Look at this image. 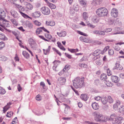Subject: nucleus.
Here are the masks:
<instances>
[{
    "instance_id": "42",
    "label": "nucleus",
    "mask_w": 124,
    "mask_h": 124,
    "mask_svg": "<svg viewBox=\"0 0 124 124\" xmlns=\"http://www.w3.org/2000/svg\"><path fill=\"white\" fill-rule=\"evenodd\" d=\"M119 111L121 113L122 111H124V106H121L119 109Z\"/></svg>"
},
{
    "instance_id": "51",
    "label": "nucleus",
    "mask_w": 124,
    "mask_h": 124,
    "mask_svg": "<svg viewBox=\"0 0 124 124\" xmlns=\"http://www.w3.org/2000/svg\"><path fill=\"white\" fill-rule=\"evenodd\" d=\"M77 33L79 34L85 36H88V35L85 33H84L82 31H77Z\"/></svg>"
},
{
    "instance_id": "53",
    "label": "nucleus",
    "mask_w": 124,
    "mask_h": 124,
    "mask_svg": "<svg viewBox=\"0 0 124 124\" xmlns=\"http://www.w3.org/2000/svg\"><path fill=\"white\" fill-rule=\"evenodd\" d=\"M36 99L38 101H39L41 100V97L40 95L38 94L36 96Z\"/></svg>"
},
{
    "instance_id": "24",
    "label": "nucleus",
    "mask_w": 124,
    "mask_h": 124,
    "mask_svg": "<svg viewBox=\"0 0 124 124\" xmlns=\"http://www.w3.org/2000/svg\"><path fill=\"white\" fill-rule=\"evenodd\" d=\"M58 45V46L63 51H65L66 50L65 48L62 45L60 42H58L57 43Z\"/></svg>"
},
{
    "instance_id": "55",
    "label": "nucleus",
    "mask_w": 124,
    "mask_h": 124,
    "mask_svg": "<svg viewBox=\"0 0 124 124\" xmlns=\"http://www.w3.org/2000/svg\"><path fill=\"white\" fill-rule=\"evenodd\" d=\"M0 58H1V59H0L2 61H5L6 60V58L4 56L0 55Z\"/></svg>"
},
{
    "instance_id": "32",
    "label": "nucleus",
    "mask_w": 124,
    "mask_h": 124,
    "mask_svg": "<svg viewBox=\"0 0 124 124\" xmlns=\"http://www.w3.org/2000/svg\"><path fill=\"white\" fill-rule=\"evenodd\" d=\"M70 65H66L65 67V68L64 69H63V72H66V70L67 71L69 70L70 69Z\"/></svg>"
},
{
    "instance_id": "34",
    "label": "nucleus",
    "mask_w": 124,
    "mask_h": 124,
    "mask_svg": "<svg viewBox=\"0 0 124 124\" xmlns=\"http://www.w3.org/2000/svg\"><path fill=\"white\" fill-rule=\"evenodd\" d=\"M101 101L102 103L104 104H106L108 102L107 99L106 98H101Z\"/></svg>"
},
{
    "instance_id": "41",
    "label": "nucleus",
    "mask_w": 124,
    "mask_h": 124,
    "mask_svg": "<svg viewBox=\"0 0 124 124\" xmlns=\"http://www.w3.org/2000/svg\"><path fill=\"white\" fill-rule=\"evenodd\" d=\"M80 4L82 5H85L86 2L84 0H79Z\"/></svg>"
},
{
    "instance_id": "15",
    "label": "nucleus",
    "mask_w": 124,
    "mask_h": 124,
    "mask_svg": "<svg viewBox=\"0 0 124 124\" xmlns=\"http://www.w3.org/2000/svg\"><path fill=\"white\" fill-rule=\"evenodd\" d=\"M62 105L65 106V110L64 111V113L66 114H67L68 112V109L70 108V107L68 105L65 103H63Z\"/></svg>"
},
{
    "instance_id": "3",
    "label": "nucleus",
    "mask_w": 124,
    "mask_h": 124,
    "mask_svg": "<svg viewBox=\"0 0 124 124\" xmlns=\"http://www.w3.org/2000/svg\"><path fill=\"white\" fill-rule=\"evenodd\" d=\"M96 12L98 16L104 17L107 15L108 11L106 8L104 7H102L97 9Z\"/></svg>"
},
{
    "instance_id": "57",
    "label": "nucleus",
    "mask_w": 124,
    "mask_h": 124,
    "mask_svg": "<svg viewBox=\"0 0 124 124\" xmlns=\"http://www.w3.org/2000/svg\"><path fill=\"white\" fill-rule=\"evenodd\" d=\"M68 50L71 53H75V49H70L69 48H68Z\"/></svg>"
},
{
    "instance_id": "6",
    "label": "nucleus",
    "mask_w": 124,
    "mask_h": 124,
    "mask_svg": "<svg viewBox=\"0 0 124 124\" xmlns=\"http://www.w3.org/2000/svg\"><path fill=\"white\" fill-rule=\"evenodd\" d=\"M0 26L5 29V30H7V29L6 28V27H9L10 25L8 22L5 21L3 19L0 20ZM7 31H10L8 30Z\"/></svg>"
},
{
    "instance_id": "48",
    "label": "nucleus",
    "mask_w": 124,
    "mask_h": 124,
    "mask_svg": "<svg viewBox=\"0 0 124 124\" xmlns=\"http://www.w3.org/2000/svg\"><path fill=\"white\" fill-rule=\"evenodd\" d=\"M108 54L109 55H113L114 54V51L112 49H110L108 50Z\"/></svg>"
},
{
    "instance_id": "35",
    "label": "nucleus",
    "mask_w": 124,
    "mask_h": 124,
    "mask_svg": "<svg viewBox=\"0 0 124 124\" xmlns=\"http://www.w3.org/2000/svg\"><path fill=\"white\" fill-rule=\"evenodd\" d=\"M6 92V91L4 89L0 86V94H4Z\"/></svg>"
},
{
    "instance_id": "36",
    "label": "nucleus",
    "mask_w": 124,
    "mask_h": 124,
    "mask_svg": "<svg viewBox=\"0 0 124 124\" xmlns=\"http://www.w3.org/2000/svg\"><path fill=\"white\" fill-rule=\"evenodd\" d=\"M73 8V9L76 11H78L79 9L78 6L76 4H74V5Z\"/></svg>"
},
{
    "instance_id": "27",
    "label": "nucleus",
    "mask_w": 124,
    "mask_h": 124,
    "mask_svg": "<svg viewBox=\"0 0 124 124\" xmlns=\"http://www.w3.org/2000/svg\"><path fill=\"white\" fill-rule=\"evenodd\" d=\"M46 24L47 25H50L51 26H54L55 25V23L53 21H51L49 22L46 21Z\"/></svg>"
},
{
    "instance_id": "61",
    "label": "nucleus",
    "mask_w": 124,
    "mask_h": 124,
    "mask_svg": "<svg viewBox=\"0 0 124 124\" xmlns=\"http://www.w3.org/2000/svg\"><path fill=\"white\" fill-rule=\"evenodd\" d=\"M74 9H72L71 8H70V14H73L74 13Z\"/></svg>"
},
{
    "instance_id": "29",
    "label": "nucleus",
    "mask_w": 124,
    "mask_h": 124,
    "mask_svg": "<svg viewBox=\"0 0 124 124\" xmlns=\"http://www.w3.org/2000/svg\"><path fill=\"white\" fill-rule=\"evenodd\" d=\"M100 49H98L96 50L93 53V56H95V54L96 55L97 54H100V52H101L100 51Z\"/></svg>"
},
{
    "instance_id": "8",
    "label": "nucleus",
    "mask_w": 124,
    "mask_h": 124,
    "mask_svg": "<svg viewBox=\"0 0 124 124\" xmlns=\"http://www.w3.org/2000/svg\"><path fill=\"white\" fill-rule=\"evenodd\" d=\"M111 14V16L114 17H116L118 15V11L117 9L115 8L112 9Z\"/></svg>"
},
{
    "instance_id": "18",
    "label": "nucleus",
    "mask_w": 124,
    "mask_h": 124,
    "mask_svg": "<svg viewBox=\"0 0 124 124\" xmlns=\"http://www.w3.org/2000/svg\"><path fill=\"white\" fill-rule=\"evenodd\" d=\"M99 17L97 16H95L93 17L92 20L94 23H96L99 22Z\"/></svg>"
},
{
    "instance_id": "10",
    "label": "nucleus",
    "mask_w": 124,
    "mask_h": 124,
    "mask_svg": "<svg viewBox=\"0 0 124 124\" xmlns=\"http://www.w3.org/2000/svg\"><path fill=\"white\" fill-rule=\"evenodd\" d=\"M57 81L60 85H63L65 83L66 79L64 77H61L58 78Z\"/></svg>"
},
{
    "instance_id": "38",
    "label": "nucleus",
    "mask_w": 124,
    "mask_h": 124,
    "mask_svg": "<svg viewBox=\"0 0 124 124\" xmlns=\"http://www.w3.org/2000/svg\"><path fill=\"white\" fill-rule=\"evenodd\" d=\"M10 21L12 23L16 26H17L18 25V23L16 20L14 19H11Z\"/></svg>"
},
{
    "instance_id": "20",
    "label": "nucleus",
    "mask_w": 124,
    "mask_h": 124,
    "mask_svg": "<svg viewBox=\"0 0 124 124\" xmlns=\"http://www.w3.org/2000/svg\"><path fill=\"white\" fill-rule=\"evenodd\" d=\"M80 97L83 100L86 101L88 99V97L86 94H82L81 95Z\"/></svg>"
},
{
    "instance_id": "30",
    "label": "nucleus",
    "mask_w": 124,
    "mask_h": 124,
    "mask_svg": "<svg viewBox=\"0 0 124 124\" xmlns=\"http://www.w3.org/2000/svg\"><path fill=\"white\" fill-rule=\"evenodd\" d=\"M6 38L5 36L4 35L3 33H1L0 34V39L3 40H6Z\"/></svg>"
},
{
    "instance_id": "21",
    "label": "nucleus",
    "mask_w": 124,
    "mask_h": 124,
    "mask_svg": "<svg viewBox=\"0 0 124 124\" xmlns=\"http://www.w3.org/2000/svg\"><path fill=\"white\" fill-rule=\"evenodd\" d=\"M22 54L23 55L24 57L26 59H28L30 57V55L29 54L25 51H23Z\"/></svg>"
},
{
    "instance_id": "58",
    "label": "nucleus",
    "mask_w": 124,
    "mask_h": 124,
    "mask_svg": "<svg viewBox=\"0 0 124 124\" xmlns=\"http://www.w3.org/2000/svg\"><path fill=\"white\" fill-rule=\"evenodd\" d=\"M30 22L28 21H26L23 22V23L24 25H26V26H27L28 24Z\"/></svg>"
},
{
    "instance_id": "49",
    "label": "nucleus",
    "mask_w": 124,
    "mask_h": 124,
    "mask_svg": "<svg viewBox=\"0 0 124 124\" xmlns=\"http://www.w3.org/2000/svg\"><path fill=\"white\" fill-rule=\"evenodd\" d=\"M52 49L54 51H55L60 56H61V54L58 51V50L54 47Z\"/></svg>"
},
{
    "instance_id": "50",
    "label": "nucleus",
    "mask_w": 124,
    "mask_h": 124,
    "mask_svg": "<svg viewBox=\"0 0 124 124\" xmlns=\"http://www.w3.org/2000/svg\"><path fill=\"white\" fill-rule=\"evenodd\" d=\"M64 54L66 56L68 57L69 59H71L72 58L71 57L72 55L69 54H68L66 53H64Z\"/></svg>"
},
{
    "instance_id": "63",
    "label": "nucleus",
    "mask_w": 124,
    "mask_h": 124,
    "mask_svg": "<svg viewBox=\"0 0 124 124\" xmlns=\"http://www.w3.org/2000/svg\"><path fill=\"white\" fill-rule=\"evenodd\" d=\"M85 123H87L88 124H97V123H95L89 121H85Z\"/></svg>"
},
{
    "instance_id": "9",
    "label": "nucleus",
    "mask_w": 124,
    "mask_h": 124,
    "mask_svg": "<svg viewBox=\"0 0 124 124\" xmlns=\"http://www.w3.org/2000/svg\"><path fill=\"white\" fill-rule=\"evenodd\" d=\"M123 69V67L120 64L119 62H117L116 63L115 66L113 69V70L116 69L118 70H122Z\"/></svg>"
},
{
    "instance_id": "25",
    "label": "nucleus",
    "mask_w": 124,
    "mask_h": 124,
    "mask_svg": "<svg viewBox=\"0 0 124 124\" xmlns=\"http://www.w3.org/2000/svg\"><path fill=\"white\" fill-rule=\"evenodd\" d=\"M57 33L60 37H62L65 36L67 33L66 31H61L60 33L57 32Z\"/></svg>"
},
{
    "instance_id": "14",
    "label": "nucleus",
    "mask_w": 124,
    "mask_h": 124,
    "mask_svg": "<svg viewBox=\"0 0 124 124\" xmlns=\"http://www.w3.org/2000/svg\"><path fill=\"white\" fill-rule=\"evenodd\" d=\"M10 12L11 15H12L14 18H17L18 17L19 14L17 13L14 10H12Z\"/></svg>"
},
{
    "instance_id": "4",
    "label": "nucleus",
    "mask_w": 124,
    "mask_h": 124,
    "mask_svg": "<svg viewBox=\"0 0 124 124\" xmlns=\"http://www.w3.org/2000/svg\"><path fill=\"white\" fill-rule=\"evenodd\" d=\"M93 115L96 116L95 118V121L100 122H103V117L102 114H100L99 112H94L93 113Z\"/></svg>"
},
{
    "instance_id": "13",
    "label": "nucleus",
    "mask_w": 124,
    "mask_h": 124,
    "mask_svg": "<svg viewBox=\"0 0 124 124\" xmlns=\"http://www.w3.org/2000/svg\"><path fill=\"white\" fill-rule=\"evenodd\" d=\"M5 16V13L4 10L0 9V20L3 19Z\"/></svg>"
},
{
    "instance_id": "47",
    "label": "nucleus",
    "mask_w": 124,
    "mask_h": 124,
    "mask_svg": "<svg viewBox=\"0 0 124 124\" xmlns=\"http://www.w3.org/2000/svg\"><path fill=\"white\" fill-rule=\"evenodd\" d=\"M10 108V107H7V105L5 106L3 108V112L4 113H5V112Z\"/></svg>"
},
{
    "instance_id": "17",
    "label": "nucleus",
    "mask_w": 124,
    "mask_h": 124,
    "mask_svg": "<svg viewBox=\"0 0 124 124\" xmlns=\"http://www.w3.org/2000/svg\"><path fill=\"white\" fill-rule=\"evenodd\" d=\"M24 4L26 8L29 10H31L33 8L32 5L29 3L25 2Z\"/></svg>"
},
{
    "instance_id": "59",
    "label": "nucleus",
    "mask_w": 124,
    "mask_h": 124,
    "mask_svg": "<svg viewBox=\"0 0 124 124\" xmlns=\"http://www.w3.org/2000/svg\"><path fill=\"white\" fill-rule=\"evenodd\" d=\"M107 75L109 76L111 75V74L110 73V71L108 68L107 70Z\"/></svg>"
},
{
    "instance_id": "26",
    "label": "nucleus",
    "mask_w": 124,
    "mask_h": 124,
    "mask_svg": "<svg viewBox=\"0 0 124 124\" xmlns=\"http://www.w3.org/2000/svg\"><path fill=\"white\" fill-rule=\"evenodd\" d=\"M109 31H94V34H98L100 35H105V32H107Z\"/></svg>"
},
{
    "instance_id": "23",
    "label": "nucleus",
    "mask_w": 124,
    "mask_h": 124,
    "mask_svg": "<svg viewBox=\"0 0 124 124\" xmlns=\"http://www.w3.org/2000/svg\"><path fill=\"white\" fill-rule=\"evenodd\" d=\"M100 79H101V80L104 79L107 82V76L105 74L103 73L101 74V76Z\"/></svg>"
},
{
    "instance_id": "31",
    "label": "nucleus",
    "mask_w": 124,
    "mask_h": 124,
    "mask_svg": "<svg viewBox=\"0 0 124 124\" xmlns=\"http://www.w3.org/2000/svg\"><path fill=\"white\" fill-rule=\"evenodd\" d=\"M107 100L108 102L110 103H112L113 101V100L112 99L111 97L110 96H108V98Z\"/></svg>"
},
{
    "instance_id": "12",
    "label": "nucleus",
    "mask_w": 124,
    "mask_h": 124,
    "mask_svg": "<svg viewBox=\"0 0 124 124\" xmlns=\"http://www.w3.org/2000/svg\"><path fill=\"white\" fill-rule=\"evenodd\" d=\"M111 79L112 82L116 83H117L119 81L118 77L116 76H111Z\"/></svg>"
},
{
    "instance_id": "45",
    "label": "nucleus",
    "mask_w": 124,
    "mask_h": 124,
    "mask_svg": "<svg viewBox=\"0 0 124 124\" xmlns=\"http://www.w3.org/2000/svg\"><path fill=\"white\" fill-rule=\"evenodd\" d=\"M94 56V57L93 59V61L99 58L100 57V56L99 54H97L96 55L95 54V56Z\"/></svg>"
},
{
    "instance_id": "56",
    "label": "nucleus",
    "mask_w": 124,
    "mask_h": 124,
    "mask_svg": "<svg viewBox=\"0 0 124 124\" xmlns=\"http://www.w3.org/2000/svg\"><path fill=\"white\" fill-rule=\"evenodd\" d=\"M17 87L18 89V91H19V92H20L21 91V90H22V88L21 87L20 85V84H18Z\"/></svg>"
},
{
    "instance_id": "37",
    "label": "nucleus",
    "mask_w": 124,
    "mask_h": 124,
    "mask_svg": "<svg viewBox=\"0 0 124 124\" xmlns=\"http://www.w3.org/2000/svg\"><path fill=\"white\" fill-rule=\"evenodd\" d=\"M13 114V113L11 111L8 112H7L6 116L8 117H10L11 116H12Z\"/></svg>"
},
{
    "instance_id": "16",
    "label": "nucleus",
    "mask_w": 124,
    "mask_h": 124,
    "mask_svg": "<svg viewBox=\"0 0 124 124\" xmlns=\"http://www.w3.org/2000/svg\"><path fill=\"white\" fill-rule=\"evenodd\" d=\"M92 107L93 108L94 110H97L99 108V106L98 104L96 102L92 103Z\"/></svg>"
},
{
    "instance_id": "39",
    "label": "nucleus",
    "mask_w": 124,
    "mask_h": 124,
    "mask_svg": "<svg viewBox=\"0 0 124 124\" xmlns=\"http://www.w3.org/2000/svg\"><path fill=\"white\" fill-rule=\"evenodd\" d=\"M47 32L46 34H45V37L48 39H49L51 38H52V36L50 35L49 34V31H46Z\"/></svg>"
},
{
    "instance_id": "46",
    "label": "nucleus",
    "mask_w": 124,
    "mask_h": 124,
    "mask_svg": "<svg viewBox=\"0 0 124 124\" xmlns=\"http://www.w3.org/2000/svg\"><path fill=\"white\" fill-rule=\"evenodd\" d=\"M86 25L89 27H90L92 28H93L95 27V26L91 24L89 22L86 23Z\"/></svg>"
},
{
    "instance_id": "28",
    "label": "nucleus",
    "mask_w": 124,
    "mask_h": 124,
    "mask_svg": "<svg viewBox=\"0 0 124 124\" xmlns=\"http://www.w3.org/2000/svg\"><path fill=\"white\" fill-rule=\"evenodd\" d=\"M48 5L51 9H55L56 8V6L54 4L50 3H48Z\"/></svg>"
},
{
    "instance_id": "7",
    "label": "nucleus",
    "mask_w": 124,
    "mask_h": 124,
    "mask_svg": "<svg viewBox=\"0 0 124 124\" xmlns=\"http://www.w3.org/2000/svg\"><path fill=\"white\" fill-rule=\"evenodd\" d=\"M40 10L42 13L44 15H47L50 13L49 9L46 7H43L40 9Z\"/></svg>"
},
{
    "instance_id": "52",
    "label": "nucleus",
    "mask_w": 124,
    "mask_h": 124,
    "mask_svg": "<svg viewBox=\"0 0 124 124\" xmlns=\"http://www.w3.org/2000/svg\"><path fill=\"white\" fill-rule=\"evenodd\" d=\"M99 80L98 79H97L94 81V84L97 85L99 84Z\"/></svg>"
},
{
    "instance_id": "60",
    "label": "nucleus",
    "mask_w": 124,
    "mask_h": 124,
    "mask_svg": "<svg viewBox=\"0 0 124 124\" xmlns=\"http://www.w3.org/2000/svg\"><path fill=\"white\" fill-rule=\"evenodd\" d=\"M109 46H106L104 49L103 51L105 52L106 51H107V50L109 48Z\"/></svg>"
},
{
    "instance_id": "40",
    "label": "nucleus",
    "mask_w": 124,
    "mask_h": 124,
    "mask_svg": "<svg viewBox=\"0 0 124 124\" xmlns=\"http://www.w3.org/2000/svg\"><path fill=\"white\" fill-rule=\"evenodd\" d=\"M83 42L86 43H90L92 41L89 38H85Z\"/></svg>"
},
{
    "instance_id": "43",
    "label": "nucleus",
    "mask_w": 124,
    "mask_h": 124,
    "mask_svg": "<svg viewBox=\"0 0 124 124\" xmlns=\"http://www.w3.org/2000/svg\"><path fill=\"white\" fill-rule=\"evenodd\" d=\"M120 103V102L119 101L116 102V103L115 104L113 105V107L116 108H118L119 106Z\"/></svg>"
},
{
    "instance_id": "2",
    "label": "nucleus",
    "mask_w": 124,
    "mask_h": 124,
    "mask_svg": "<svg viewBox=\"0 0 124 124\" xmlns=\"http://www.w3.org/2000/svg\"><path fill=\"white\" fill-rule=\"evenodd\" d=\"M72 82L74 86L76 89L81 88L85 86L83 79L80 77L76 78Z\"/></svg>"
},
{
    "instance_id": "54",
    "label": "nucleus",
    "mask_w": 124,
    "mask_h": 124,
    "mask_svg": "<svg viewBox=\"0 0 124 124\" xmlns=\"http://www.w3.org/2000/svg\"><path fill=\"white\" fill-rule=\"evenodd\" d=\"M34 23L35 25L38 26H40L41 24V23L40 22L36 20L34 21Z\"/></svg>"
},
{
    "instance_id": "33",
    "label": "nucleus",
    "mask_w": 124,
    "mask_h": 124,
    "mask_svg": "<svg viewBox=\"0 0 124 124\" xmlns=\"http://www.w3.org/2000/svg\"><path fill=\"white\" fill-rule=\"evenodd\" d=\"M42 30L44 31H48L44 27H39L37 28L36 31H42Z\"/></svg>"
},
{
    "instance_id": "1",
    "label": "nucleus",
    "mask_w": 124,
    "mask_h": 124,
    "mask_svg": "<svg viewBox=\"0 0 124 124\" xmlns=\"http://www.w3.org/2000/svg\"><path fill=\"white\" fill-rule=\"evenodd\" d=\"M123 119L121 116H117L115 114L110 115V116H105L103 117V122H106L107 121H111L113 124H119L121 123V121Z\"/></svg>"
},
{
    "instance_id": "5",
    "label": "nucleus",
    "mask_w": 124,
    "mask_h": 124,
    "mask_svg": "<svg viewBox=\"0 0 124 124\" xmlns=\"http://www.w3.org/2000/svg\"><path fill=\"white\" fill-rule=\"evenodd\" d=\"M16 7L22 16L25 18H31L30 17L22 12V11H23L25 10L24 8L23 7L19 5H16Z\"/></svg>"
},
{
    "instance_id": "64",
    "label": "nucleus",
    "mask_w": 124,
    "mask_h": 124,
    "mask_svg": "<svg viewBox=\"0 0 124 124\" xmlns=\"http://www.w3.org/2000/svg\"><path fill=\"white\" fill-rule=\"evenodd\" d=\"M108 21L109 22H111L112 23H114V19H112L111 18H109L108 19Z\"/></svg>"
},
{
    "instance_id": "22",
    "label": "nucleus",
    "mask_w": 124,
    "mask_h": 124,
    "mask_svg": "<svg viewBox=\"0 0 124 124\" xmlns=\"http://www.w3.org/2000/svg\"><path fill=\"white\" fill-rule=\"evenodd\" d=\"M83 18L85 20H86L88 17V15L87 13L84 12L82 14Z\"/></svg>"
},
{
    "instance_id": "62",
    "label": "nucleus",
    "mask_w": 124,
    "mask_h": 124,
    "mask_svg": "<svg viewBox=\"0 0 124 124\" xmlns=\"http://www.w3.org/2000/svg\"><path fill=\"white\" fill-rule=\"evenodd\" d=\"M101 97L100 96L95 97L94 98V99L97 101H99L100 100Z\"/></svg>"
},
{
    "instance_id": "44",
    "label": "nucleus",
    "mask_w": 124,
    "mask_h": 124,
    "mask_svg": "<svg viewBox=\"0 0 124 124\" xmlns=\"http://www.w3.org/2000/svg\"><path fill=\"white\" fill-rule=\"evenodd\" d=\"M10 32L11 31H9ZM12 33L14 35L16 36V39H18V38L19 36V34L18 33H17L16 31H12Z\"/></svg>"
},
{
    "instance_id": "11",
    "label": "nucleus",
    "mask_w": 124,
    "mask_h": 124,
    "mask_svg": "<svg viewBox=\"0 0 124 124\" xmlns=\"http://www.w3.org/2000/svg\"><path fill=\"white\" fill-rule=\"evenodd\" d=\"M29 42L31 48H34L36 46V42L31 38H30L29 39Z\"/></svg>"
},
{
    "instance_id": "19",
    "label": "nucleus",
    "mask_w": 124,
    "mask_h": 124,
    "mask_svg": "<svg viewBox=\"0 0 124 124\" xmlns=\"http://www.w3.org/2000/svg\"><path fill=\"white\" fill-rule=\"evenodd\" d=\"M32 16L34 17H39L40 15V13L39 11H37L32 14Z\"/></svg>"
}]
</instances>
